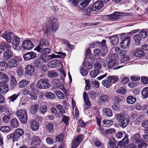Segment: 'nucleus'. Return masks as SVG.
Instances as JSON below:
<instances>
[{
	"label": "nucleus",
	"instance_id": "f257e3e1",
	"mask_svg": "<svg viewBox=\"0 0 148 148\" xmlns=\"http://www.w3.org/2000/svg\"><path fill=\"white\" fill-rule=\"evenodd\" d=\"M116 119L120 123V126L122 128L126 127L130 122L129 118L122 113L117 114L116 116Z\"/></svg>",
	"mask_w": 148,
	"mask_h": 148
},
{
	"label": "nucleus",
	"instance_id": "f03ea898",
	"mask_svg": "<svg viewBox=\"0 0 148 148\" xmlns=\"http://www.w3.org/2000/svg\"><path fill=\"white\" fill-rule=\"evenodd\" d=\"M16 114L19 118L20 121L23 123L25 124L27 121V116L26 112L24 109H20L17 110Z\"/></svg>",
	"mask_w": 148,
	"mask_h": 148
},
{
	"label": "nucleus",
	"instance_id": "7ed1b4c3",
	"mask_svg": "<svg viewBox=\"0 0 148 148\" xmlns=\"http://www.w3.org/2000/svg\"><path fill=\"white\" fill-rule=\"evenodd\" d=\"M50 86L49 80L47 78L41 79L38 80L37 84V87L39 89H47Z\"/></svg>",
	"mask_w": 148,
	"mask_h": 148
},
{
	"label": "nucleus",
	"instance_id": "20e7f679",
	"mask_svg": "<svg viewBox=\"0 0 148 148\" xmlns=\"http://www.w3.org/2000/svg\"><path fill=\"white\" fill-rule=\"evenodd\" d=\"M109 100V97L106 95H102L98 98V103L99 104L102 106L108 103Z\"/></svg>",
	"mask_w": 148,
	"mask_h": 148
},
{
	"label": "nucleus",
	"instance_id": "39448f33",
	"mask_svg": "<svg viewBox=\"0 0 148 148\" xmlns=\"http://www.w3.org/2000/svg\"><path fill=\"white\" fill-rule=\"evenodd\" d=\"M83 97L84 103V110H85L90 108L91 104L88 98L87 93L85 92H84Z\"/></svg>",
	"mask_w": 148,
	"mask_h": 148
},
{
	"label": "nucleus",
	"instance_id": "423d86ee",
	"mask_svg": "<svg viewBox=\"0 0 148 148\" xmlns=\"http://www.w3.org/2000/svg\"><path fill=\"white\" fill-rule=\"evenodd\" d=\"M34 45L32 42L28 40L24 41L22 45V47L24 49L29 50L32 49Z\"/></svg>",
	"mask_w": 148,
	"mask_h": 148
},
{
	"label": "nucleus",
	"instance_id": "0eeeda50",
	"mask_svg": "<svg viewBox=\"0 0 148 148\" xmlns=\"http://www.w3.org/2000/svg\"><path fill=\"white\" fill-rule=\"evenodd\" d=\"M19 61V59L18 57H14L9 62V66L12 68L17 67Z\"/></svg>",
	"mask_w": 148,
	"mask_h": 148
},
{
	"label": "nucleus",
	"instance_id": "6e6552de",
	"mask_svg": "<svg viewBox=\"0 0 148 148\" xmlns=\"http://www.w3.org/2000/svg\"><path fill=\"white\" fill-rule=\"evenodd\" d=\"M9 91L8 85L5 83L0 82V92L3 94H5Z\"/></svg>",
	"mask_w": 148,
	"mask_h": 148
},
{
	"label": "nucleus",
	"instance_id": "1a4fd4ad",
	"mask_svg": "<svg viewBox=\"0 0 148 148\" xmlns=\"http://www.w3.org/2000/svg\"><path fill=\"white\" fill-rule=\"evenodd\" d=\"M130 37L128 36L125 38L121 43V47L123 49L127 48L130 45Z\"/></svg>",
	"mask_w": 148,
	"mask_h": 148
},
{
	"label": "nucleus",
	"instance_id": "9d476101",
	"mask_svg": "<svg viewBox=\"0 0 148 148\" xmlns=\"http://www.w3.org/2000/svg\"><path fill=\"white\" fill-rule=\"evenodd\" d=\"M104 5L102 2L101 0L97 1L95 2L92 7V9L93 11H95L97 10H99L103 7Z\"/></svg>",
	"mask_w": 148,
	"mask_h": 148
},
{
	"label": "nucleus",
	"instance_id": "9b49d317",
	"mask_svg": "<svg viewBox=\"0 0 148 148\" xmlns=\"http://www.w3.org/2000/svg\"><path fill=\"white\" fill-rule=\"evenodd\" d=\"M25 69L26 74L29 76H31L35 71L34 66L31 65H27Z\"/></svg>",
	"mask_w": 148,
	"mask_h": 148
},
{
	"label": "nucleus",
	"instance_id": "f8f14e48",
	"mask_svg": "<svg viewBox=\"0 0 148 148\" xmlns=\"http://www.w3.org/2000/svg\"><path fill=\"white\" fill-rule=\"evenodd\" d=\"M12 33L10 32H5L2 34L1 36L5 38L7 42H10L12 40L11 35Z\"/></svg>",
	"mask_w": 148,
	"mask_h": 148
},
{
	"label": "nucleus",
	"instance_id": "ddd939ff",
	"mask_svg": "<svg viewBox=\"0 0 148 148\" xmlns=\"http://www.w3.org/2000/svg\"><path fill=\"white\" fill-rule=\"evenodd\" d=\"M36 57V54L33 51L27 53L23 56L25 60H29Z\"/></svg>",
	"mask_w": 148,
	"mask_h": 148
},
{
	"label": "nucleus",
	"instance_id": "4468645a",
	"mask_svg": "<svg viewBox=\"0 0 148 148\" xmlns=\"http://www.w3.org/2000/svg\"><path fill=\"white\" fill-rule=\"evenodd\" d=\"M55 53L58 54H59V55H56L54 54H52V55H47V57L49 60V61L50 60H51L53 58H62L61 55L66 56V54L65 53H63L61 52H59L57 53V52H55Z\"/></svg>",
	"mask_w": 148,
	"mask_h": 148
},
{
	"label": "nucleus",
	"instance_id": "2eb2a0df",
	"mask_svg": "<svg viewBox=\"0 0 148 148\" xmlns=\"http://www.w3.org/2000/svg\"><path fill=\"white\" fill-rule=\"evenodd\" d=\"M91 0H85L80 4V5L82 6L77 7V10L79 11H83L84 8L86 7L88 4Z\"/></svg>",
	"mask_w": 148,
	"mask_h": 148
},
{
	"label": "nucleus",
	"instance_id": "dca6fc26",
	"mask_svg": "<svg viewBox=\"0 0 148 148\" xmlns=\"http://www.w3.org/2000/svg\"><path fill=\"white\" fill-rule=\"evenodd\" d=\"M120 16V13L117 12L109 16L108 19L111 21H114L118 20Z\"/></svg>",
	"mask_w": 148,
	"mask_h": 148
},
{
	"label": "nucleus",
	"instance_id": "f3484780",
	"mask_svg": "<svg viewBox=\"0 0 148 148\" xmlns=\"http://www.w3.org/2000/svg\"><path fill=\"white\" fill-rule=\"evenodd\" d=\"M109 38L112 45L116 46L119 43V38L116 35L109 37Z\"/></svg>",
	"mask_w": 148,
	"mask_h": 148
},
{
	"label": "nucleus",
	"instance_id": "a211bd4d",
	"mask_svg": "<svg viewBox=\"0 0 148 148\" xmlns=\"http://www.w3.org/2000/svg\"><path fill=\"white\" fill-rule=\"evenodd\" d=\"M3 59L4 60H6L13 56V53L10 50H7L3 53Z\"/></svg>",
	"mask_w": 148,
	"mask_h": 148
},
{
	"label": "nucleus",
	"instance_id": "6ab92c4d",
	"mask_svg": "<svg viewBox=\"0 0 148 148\" xmlns=\"http://www.w3.org/2000/svg\"><path fill=\"white\" fill-rule=\"evenodd\" d=\"M32 129L34 131H36L39 127V123L36 121L32 120L30 122Z\"/></svg>",
	"mask_w": 148,
	"mask_h": 148
},
{
	"label": "nucleus",
	"instance_id": "aec40b11",
	"mask_svg": "<svg viewBox=\"0 0 148 148\" xmlns=\"http://www.w3.org/2000/svg\"><path fill=\"white\" fill-rule=\"evenodd\" d=\"M135 56L141 58L145 55V52L139 48H137L135 50L134 53Z\"/></svg>",
	"mask_w": 148,
	"mask_h": 148
},
{
	"label": "nucleus",
	"instance_id": "412c9836",
	"mask_svg": "<svg viewBox=\"0 0 148 148\" xmlns=\"http://www.w3.org/2000/svg\"><path fill=\"white\" fill-rule=\"evenodd\" d=\"M118 61L117 59H115L110 60L107 63V66L108 68H111L117 64Z\"/></svg>",
	"mask_w": 148,
	"mask_h": 148
},
{
	"label": "nucleus",
	"instance_id": "4be33fe9",
	"mask_svg": "<svg viewBox=\"0 0 148 148\" xmlns=\"http://www.w3.org/2000/svg\"><path fill=\"white\" fill-rule=\"evenodd\" d=\"M31 143L33 145H39L40 143V140L39 137L35 136L33 137Z\"/></svg>",
	"mask_w": 148,
	"mask_h": 148
},
{
	"label": "nucleus",
	"instance_id": "5701e85b",
	"mask_svg": "<svg viewBox=\"0 0 148 148\" xmlns=\"http://www.w3.org/2000/svg\"><path fill=\"white\" fill-rule=\"evenodd\" d=\"M49 65L51 67L55 68L59 66V63L57 60H53L49 62Z\"/></svg>",
	"mask_w": 148,
	"mask_h": 148
},
{
	"label": "nucleus",
	"instance_id": "b1692460",
	"mask_svg": "<svg viewBox=\"0 0 148 148\" xmlns=\"http://www.w3.org/2000/svg\"><path fill=\"white\" fill-rule=\"evenodd\" d=\"M133 138L134 141L136 143H140L142 141L140 136V134L139 133L135 134L133 136Z\"/></svg>",
	"mask_w": 148,
	"mask_h": 148
},
{
	"label": "nucleus",
	"instance_id": "393cba45",
	"mask_svg": "<svg viewBox=\"0 0 148 148\" xmlns=\"http://www.w3.org/2000/svg\"><path fill=\"white\" fill-rule=\"evenodd\" d=\"M82 139V135L80 134L75 139V148H76L81 142Z\"/></svg>",
	"mask_w": 148,
	"mask_h": 148
},
{
	"label": "nucleus",
	"instance_id": "a878e982",
	"mask_svg": "<svg viewBox=\"0 0 148 148\" xmlns=\"http://www.w3.org/2000/svg\"><path fill=\"white\" fill-rule=\"evenodd\" d=\"M20 41V39L18 37L15 36L12 37V44L15 47H17L19 45Z\"/></svg>",
	"mask_w": 148,
	"mask_h": 148
},
{
	"label": "nucleus",
	"instance_id": "bb28decb",
	"mask_svg": "<svg viewBox=\"0 0 148 148\" xmlns=\"http://www.w3.org/2000/svg\"><path fill=\"white\" fill-rule=\"evenodd\" d=\"M39 44L42 46H45L47 47L49 46L50 43L48 41V40L45 38H41L40 40Z\"/></svg>",
	"mask_w": 148,
	"mask_h": 148
},
{
	"label": "nucleus",
	"instance_id": "cd10ccee",
	"mask_svg": "<svg viewBox=\"0 0 148 148\" xmlns=\"http://www.w3.org/2000/svg\"><path fill=\"white\" fill-rule=\"evenodd\" d=\"M10 125L12 127L16 128L19 125V123L17 119H12L10 122Z\"/></svg>",
	"mask_w": 148,
	"mask_h": 148
},
{
	"label": "nucleus",
	"instance_id": "c85d7f7f",
	"mask_svg": "<svg viewBox=\"0 0 148 148\" xmlns=\"http://www.w3.org/2000/svg\"><path fill=\"white\" fill-rule=\"evenodd\" d=\"M108 144L109 146L112 148H115L116 147V141L114 138L112 137H111L110 138Z\"/></svg>",
	"mask_w": 148,
	"mask_h": 148
},
{
	"label": "nucleus",
	"instance_id": "c756f323",
	"mask_svg": "<svg viewBox=\"0 0 148 148\" xmlns=\"http://www.w3.org/2000/svg\"><path fill=\"white\" fill-rule=\"evenodd\" d=\"M29 83V82L28 81L23 79L19 82L18 86L19 88H22L27 85Z\"/></svg>",
	"mask_w": 148,
	"mask_h": 148
},
{
	"label": "nucleus",
	"instance_id": "7c9ffc66",
	"mask_svg": "<svg viewBox=\"0 0 148 148\" xmlns=\"http://www.w3.org/2000/svg\"><path fill=\"white\" fill-rule=\"evenodd\" d=\"M136 101V98L132 96H128L126 99L127 102L129 104H133Z\"/></svg>",
	"mask_w": 148,
	"mask_h": 148
},
{
	"label": "nucleus",
	"instance_id": "2f4dec72",
	"mask_svg": "<svg viewBox=\"0 0 148 148\" xmlns=\"http://www.w3.org/2000/svg\"><path fill=\"white\" fill-rule=\"evenodd\" d=\"M140 37L139 35L138 34H136L134 36V39L136 45H140V41L141 40Z\"/></svg>",
	"mask_w": 148,
	"mask_h": 148
},
{
	"label": "nucleus",
	"instance_id": "473e14b6",
	"mask_svg": "<svg viewBox=\"0 0 148 148\" xmlns=\"http://www.w3.org/2000/svg\"><path fill=\"white\" fill-rule=\"evenodd\" d=\"M39 106L38 104H36L31 107V112L32 114H36L37 112Z\"/></svg>",
	"mask_w": 148,
	"mask_h": 148
},
{
	"label": "nucleus",
	"instance_id": "72a5a7b5",
	"mask_svg": "<svg viewBox=\"0 0 148 148\" xmlns=\"http://www.w3.org/2000/svg\"><path fill=\"white\" fill-rule=\"evenodd\" d=\"M142 94L143 99H146L148 97V87L143 89L142 91Z\"/></svg>",
	"mask_w": 148,
	"mask_h": 148
},
{
	"label": "nucleus",
	"instance_id": "f704fd0d",
	"mask_svg": "<svg viewBox=\"0 0 148 148\" xmlns=\"http://www.w3.org/2000/svg\"><path fill=\"white\" fill-rule=\"evenodd\" d=\"M46 128L48 130V132L49 133H53L52 131L53 130L54 126L53 124L51 123H48L45 126Z\"/></svg>",
	"mask_w": 148,
	"mask_h": 148
},
{
	"label": "nucleus",
	"instance_id": "c9c22d12",
	"mask_svg": "<svg viewBox=\"0 0 148 148\" xmlns=\"http://www.w3.org/2000/svg\"><path fill=\"white\" fill-rule=\"evenodd\" d=\"M47 76L50 77L54 78L58 76V74L54 71H49L48 72Z\"/></svg>",
	"mask_w": 148,
	"mask_h": 148
},
{
	"label": "nucleus",
	"instance_id": "e433bc0d",
	"mask_svg": "<svg viewBox=\"0 0 148 148\" xmlns=\"http://www.w3.org/2000/svg\"><path fill=\"white\" fill-rule=\"evenodd\" d=\"M102 84L107 88H109L111 86V82L109 80H103L102 82Z\"/></svg>",
	"mask_w": 148,
	"mask_h": 148
},
{
	"label": "nucleus",
	"instance_id": "4c0bfd02",
	"mask_svg": "<svg viewBox=\"0 0 148 148\" xmlns=\"http://www.w3.org/2000/svg\"><path fill=\"white\" fill-rule=\"evenodd\" d=\"M107 78L111 82V83H115L117 82L118 78L116 76H108Z\"/></svg>",
	"mask_w": 148,
	"mask_h": 148
},
{
	"label": "nucleus",
	"instance_id": "58836bf2",
	"mask_svg": "<svg viewBox=\"0 0 148 148\" xmlns=\"http://www.w3.org/2000/svg\"><path fill=\"white\" fill-rule=\"evenodd\" d=\"M139 35L142 38H146L148 35V32L147 33V30L142 29L139 32Z\"/></svg>",
	"mask_w": 148,
	"mask_h": 148
},
{
	"label": "nucleus",
	"instance_id": "ea45409f",
	"mask_svg": "<svg viewBox=\"0 0 148 148\" xmlns=\"http://www.w3.org/2000/svg\"><path fill=\"white\" fill-rule=\"evenodd\" d=\"M103 113L108 116L110 117L112 115V111L108 108H104L103 110Z\"/></svg>",
	"mask_w": 148,
	"mask_h": 148
},
{
	"label": "nucleus",
	"instance_id": "a19ab883",
	"mask_svg": "<svg viewBox=\"0 0 148 148\" xmlns=\"http://www.w3.org/2000/svg\"><path fill=\"white\" fill-rule=\"evenodd\" d=\"M100 72L99 70L92 71L90 73V75L92 77H95L100 73Z\"/></svg>",
	"mask_w": 148,
	"mask_h": 148
},
{
	"label": "nucleus",
	"instance_id": "79ce46f5",
	"mask_svg": "<svg viewBox=\"0 0 148 148\" xmlns=\"http://www.w3.org/2000/svg\"><path fill=\"white\" fill-rule=\"evenodd\" d=\"M45 95L46 98L50 99H53L55 97L54 94L51 92H47Z\"/></svg>",
	"mask_w": 148,
	"mask_h": 148
},
{
	"label": "nucleus",
	"instance_id": "37998d69",
	"mask_svg": "<svg viewBox=\"0 0 148 148\" xmlns=\"http://www.w3.org/2000/svg\"><path fill=\"white\" fill-rule=\"evenodd\" d=\"M102 123L104 126L110 127L112 124V121L111 120H104Z\"/></svg>",
	"mask_w": 148,
	"mask_h": 148
},
{
	"label": "nucleus",
	"instance_id": "c03bdc74",
	"mask_svg": "<svg viewBox=\"0 0 148 148\" xmlns=\"http://www.w3.org/2000/svg\"><path fill=\"white\" fill-rule=\"evenodd\" d=\"M10 116L9 115H5L2 118V121L5 123H9L10 121Z\"/></svg>",
	"mask_w": 148,
	"mask_h": 148
},
{
	"label": "nucleus",
	"instance_id": "a18cd8bd",
	"mask_svg": "<svg viewBox=\"0 0 148 148\" xmlns=\"http://www.w3.org/2000/svg\"><path fill=\"white\" fill-rule=\"evenodd\" d=\"M0 78H1L3 81L5 82H7L9 80L8 76L2 72H0Z\"/></svg>",
	"mask_w": 148,
	"mask_h": 148
},
{
	"label": "nucleus",
	"instance_id": "49530a36",
	"mask_svg": "<svg viewBox=\"0 0 148 148\" xmlns=\"http://www.w3.org/2000/svg\"><path fill=\"white\" fill-rule=\"evenodd\" d=\"M40 59L42 60V61L44 63L47 62L49 61L47 55L44 54H41L40 57Z\"/></svg>",
	"mask_w": 148,
	"mask_h": 148
},
{
	"label": "nucleus",
	"instance_id": "de8ad7c7",
	"mask_svg": "<svg viewBox=\"0 0 148 148\" xmlns=\"http://www.w3.org/2000/svg\"><path fill=\"white\" fill-rule=\"evenodd\" d=\"M105 43L106 40H103L100 43H101L102 46V50L105 51L106 52L108 51V47L106 46Z\"/></svg>",
	"mask_w": 148,
	"mask_h": 148
},
{
	"label": "nucleus",
	"instance_id": "09e8293b",
	"mask_svg": "<svg viewBox=\"0 0 148 148\" xmlns=\"http://www.w3.org/2000/svg\"><path fill=\"white\" fill-rule=\"evenodd\" d=\"M83 65L88 69H91L93 67V66L89 62L84 61L83 63Z\"/></svg>",
	"mask_w": 148,
	"mask_h": 148
},
{
	"label": "nucleus",
	"instance_id": "8fccbe9b",
	"mask_svg": "<svg viewBox=\"0 0 148 148\" xmlns=\"http://www.w3.org/2000/svg\"><path fill=\"white\" fill-rule=\"evenodd\" d=\"M20 94V93H18L17 94H14L10 97L8 98V99L12 102H14L17 98H18V96Z\"/></svg>",
	"mask_w": 148,
	"mask_h": 148
},
{
	"label": "nucleus",
	"instance_id": "3c124183",
	"mask_svg": "<svg viewBox=\"0 0 148 148\" xmlns=\"http://www.w3.org/2000/svg\"><path fill=\"white\" fill-rule=\"evenodd\" d=\"M80 70L81 74L83 76H86L88 73V71L86 69H84L83 67L81 66L80 68Z\"/></svg>",
	"mask_w": 148,
	"mask_h": 148
},
{
	"label": "nucleus",
	"instance_id": "603ef678",
	"mask_svg": "<svg viewBox=\"0 0 148 148\" xmlns=\"http://www.w3.org/2000/svg\"><path fill=\"white\" fill-rule=\"evenodd\" d=\"M55 92L56 95L60 99H63L64 97V96L63 93L60 91L56 90Z\"/></svg>",
	"mask_w": 148,
	"mask_h": 148
},
{
	"label": "nucleus",
	"instance_id": "864d4df0",
	"mask_svg": "<svg viewBox=\"0 0 148 148\" xmlns=\"http://www.w3.org/2000/svg\"><path fill=\"white\" fill-rule=\"evenodd\" d=\"M64 137V134H63L58 135L56 137V141L60 142L62 141Z\"/></svg>",
	"mask_w": 148,
	"mask_h": 148
},
{
	"label": "nucleus",
	"instance_id": "5fc2aeb1",
	"mask_svg": "<svg viewBox=\"0 0 148 148\" xmlns=\"http://www.w3.org/2000/svg\"><path fill=\"white\" fill-rule=\"evenodd\" d=\"M0 130L3 132H7L10 130V128L8 126H3L0 128Z\"/></svg>",
	"mask_w": 148,
	"mask_h": 148
},
{
	"label": "nucleus",
	"instance_id": "6e6d98bb",
	"mask_svg": "<svg viewBox=\"0 0 148 148\" xmlns=\"http://www.w3.org/2000/svg\"><path fill=\"white\" fill-rule=\"evenodd\" d=\"M29 96L30 99L33 100H35L37 99V96L36 94L33 92H30L29 94Z\"/></svg>",
	"mask_w": 148,
	"mask_h": 148
},
{
	"label": "nucleus",
	"instance_id": "4d7b16f0",
	"mask_svg": "<svg viewBox=\"0 0 148 148\" xmlns=\"http://www.w3.org/2000/svg\"><path fill=\"white\" fill-rule=\"evenodd\" d=\"M126 91V90L124 88H121L119 89L116 90V92L118 93H120L122 94H125Z\"/></svg>",
	"mask_w": 148,
	"mask_h": 148
},
{
	"label": "nucleus",
	"instance_id": "13d9d810",
	"mask_svg": "<svg viewBox=\"0 0 148 148\" xmlns=\"http://www.w3.org/2000/svg\"><path fill=\"white\" fill-rule=\"evenodd\" d=\"M15 133L17 135L19 136L20 137L21 136H22L24 133L23 130L20 129H16L15 130Z\"/></svg>",
	"mask_w": 148,
	"mask_h": 148
},
{
	"label": "nucleus",
	"instance_id": "bf43d9fd",
	"mask_svg": "<svg viewBox=\"0 0 148 148\" xmlns=\"http://www.w3.org/2000/svg\"><path fill=\"white\" fill-rule=\"evenodd\" d=\"M94 143L95 144V145L97 147H102V144L100 141L98 139H95L94 141Z\"/></svg>",
	"mask_w": 148,
	"mask_h": 148
},
{
	"label": "nucleus",
	"instance_id": "052dcab7",
	"mask_svg": "<svg viewBox=\"0 0 148 148\" xmlns=\"http://www.w3.org/2000/svg\"><path fill=\"white\" fill-rule=\"evenodd\" d=\"M47 110V107L44 106H42L39 109V111L42 114L45 113Z\"/></svg>",
	"mask_w": 148,
	"mask_h": 148
},
{
	"label": "nucleus",
	"instance_id": "680f3d73",
	"mask_svg": "<svg viewBox=\"0 0 148 148\" xmlns=\"http://www.w3.org/2000/svg\"><path fill=\"white\" fill-rule=\"evenodd\" d=\"M49 22L52 25L54 24H56L57 19L56 18L53 16H51L49 18Z\"/></svg>",
	"mask_w": 148,
	"mask_h": 148
},
{
	"label": "nucleus",
	"instance_id": "e2e57ef3",
	"mask_svg": "<svg viewBox=\"0 0 148 148\" xmlns=\"http://www.w3.org/2000/svg\"><path fill=\"white\" fill-rule=\"evenodd\" d=\"M115 131V130L114 128H108L106 130L105 132L107 134H110L114 133Z\"/></svg>",
	"mask_w": 148,
	"mask_h": 148
},
{
	"label": "nucleus",
	"instance_id": "0e129e2a",
	"mask_svg": "<svg viewBox=\"0 0 148 148\" xmlns=\"http://www.w3.org/2000/svg\"><path fill=\"white\" fill-rule=\"evenodd\" d=\"M94 67L95 69L99 70L101 67V65L99 62H96L94 65Z\"/></svg>",
	"mask_w": 148,
	"mask_h": 148
},
{
	"label": "nucleus",
	"instance_id": "69168bd1",
	"mask_svg": "<svg viewBox=\"0 0 148 148\" xmlns=\"http://www.w3.org/2000/svg\"><path fill=\"white\" fill-rule=\"evenodd\" d=\"M23 70L21 66H20L18 69H17V74L19 76H21L23 73Z\"/></svg>",
	"mask_w": 148,
	"mask_h": 148
},
{
	"label": "nucleus",
	"instance_id": "338daca9",
	"mask_svg": "<svg viewBox=\"0 0 148 148\" xmlns=\"http://www.w3.org/2000/svg\"><path fill=\"white\" fill-rule=\"evenodd\" d=\"M56 108L59 110L60 112L61 113L65 112L64 110L63 109L62 106L60 104H58L56 106Z\"/></svg>",
	"mask_w": 148,
	"mask_h": 148
},
{
	"label": "nucleus",
	"instance_id": "774afa93",
	"mask_svg": "<svg viewBox=\"0 0 148 148\" xmlns=\"http://www.w3.org/2000/svg\"><path fill=\"white\" fill-rule=\"evenodd\" d=\"M141 80L142 83L145 84L148 83V79L145 76L142 77L141 78Z\"/></svg>",
	"mask_w": 148,
	"mask_h": 148
}]
</instances>
